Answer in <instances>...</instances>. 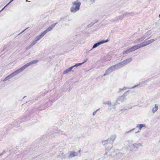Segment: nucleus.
I'll use <instances>...</instances> for the list:
<instances>
[{"mask_svg":"<svg viewBox=\"0 0 160 160\" xmlns=\"http://www.w3.org/2000/svg\"><path fill=\"white\" fill-rule=\"evenodd\" d=\"M132 58H128L127 59H126V60L124 61L125 63V65L128 64L129 63H130V62H131L132 61Z\"/></svg>","mask_w":160,"mask_h":160,"instance_id":"19","label":"nucleus"},{"mask_svg":"<svg viewBox=\"0 0 160 160\" xmlns=\"http://www.w3.org/2000/svg\"><path fill=\"white\" fill-rule=\"evenodd\" d=\"M45 35L44 33L42 32L40 35L36 36L34 38V40L35 41L37 42L40 40Z\"/></svg>","mask_w":160,"mask_h":160,"instance_id":"9","label":"nucleus"},{"mask_svg":"<svg viewBox=\"0 0 160 160\" xmlns=\"http://www.w3.org/2000/svg\"><path fill=\"white\" fill-rule=\"evenodd\" d=\"M37 42L33 40L32 42H30V44L29 46L26 48V50L29 49L33 46Z\"/></svg>","mask_w":160,"mask_h":160,"instance_id":"11","label":"nucleus"},{"mask_svg":"<svg viewBox=\"0 0 160 160\" xmlns=\"http://www.w3.org/2000/svg\"><path fill=\"white\" fill-rule=\"evenodd\" d=\"M128 92V91L126 92H125L122 96L119 97L117 99V102L118 103H119V101H120L121 102L123 101L124 100V99H125L126 96L127 95V93Z\"/></svg>","mask_w":160,"mask_h":160,"instance_id":"7","label":"nucleus"},{"mask_svg":"<svg viewBox=\"0 0 160 160\" xmlns=\"http://www.w3.org/2000/svg\"><path fill=\"white\" fill-rule=\"evenodd\" d=\"M26 1L27 2H28V0H26Z\"/></svg>","mask_w":160,"mask_h":160,"instance_id":"42","label":"nucleus"},{"mask_svg":"<svg viewBox=\"0 0 160 160\" xmlns=\"http://www.w3.org/2000/svg\"><path fill=\"white\" fill-rule=\"evenodd\" d=\"M138 85H135V86H133V87H132V88H126V87H124L123 88H122V89H123V90H125L126 89H127V88H129V89H130V88H135V87H136Z\"/></svg>","mask_w":160,"mask_h":160,"instance_id":"22","label":"nucleus"},{"mask_svg":"<svg viewBox=\"0 0 160 160\" xmlns=\"http://www.w3.org/2000/svg\"><path fill=\"white\" fill-rule=\"evenodd\" d=\"M132 47H133V48H134L135 51L138 49L136 45Z\"/></svg>","mask_w":160,"mask_h":160,"instance_id":"30","label":"nucleus"},{"mask_svg":"<svg viewBox=\"0 0 160 160\" xmlns=\"http://www.w3.org/2000/svg\"><path fill=\"white\" fill-rule=\"evenodd\" d=\"M68 153L69 154L68 157L69 158H72L78 155V153L77 152L74 151L69 152H68Z\"/></svg>","mask_w":160,"mask_h":160,"instance_id":"8","label":"nucleus"},{"mask_svg":"<svg viewBox=\"0 0 160 160\" xmlns=\"http://www.w3.org/2000/svg\"><path fill=\"white\" fill-rule=\"evenodd\" d=\"M81 3L78 0L74 1L72 2V5L71 10H79Z\"/></svg>","mask_w":160,"mask_h":160,"instance_id":"1","label":"nucleus"},{"mask_svg":"<svg viewBox=\"0 0 160 160\" xmlns=\"http://www.w3.org/2000/svg\"><path fill=\"white\" fill-rule=\"evenodd\" d=\"M58 22L54 24H52L50 26L47 28V29L44 31L43 32L45 35L47 32L51 31L55 27V26L57 24Z\"/></svg>","mask_w":160,"mask_h":160,"instance_id":"6","label":"nucleus"},{"mask_svg":"<svg viewBox=\"0 0 160 160\" xmlns=\"http://www.w3.org/2000/svg\"><path fill=\"white\" fill-rule=\"evenodd\" d=\"M144 39V38H141L139 39V40H140L141 41H142Z\"/></svg>","mask_w":160,"mask_h":160,"instance_id":"31","label":"nucleus"},{"mask_svg":"<svg viewBox=\"0 0 160 160\" xmlns=\"http://www.w3.org/2000/svg\"><path fill=\"white\" fill-rule=\"evenodd\" d=\"M159 17L160 18V14H159Z\"/></svg>","mask_w":160,"mask_h":160,"instance_id":"41","label":"nucleus"},{"mask_svg":"<svg viewBox=\"0 0 160 160\" xmlns=\"http://www.w3.org/2000/svg\"><path fill=\"white\" fill-rule=\"evenodd\" d=\"M118 66L117 65V64H116L115 65H113L112 66L110 67H109V68L112 72L113 70H116L117 69H118Z\"/></svg>","mask_w":160,"mask_h":160,"instance_id":"13","label":"nucleus"},{"mask_svg":"<svg viewBox=\"0 0 160 160\" xmlns=\"http://www.w3.org/2000/svg\"><path fill=\"white\" fill-rule=\"evenodd\" d=\"M102 144L104 146L108 144H110L109 143V141L108 139L106 140H103L102 141Z\"/></svg>","mask_w":160,"mask_h":160,"instance_id":"18","label":"nucleus"},{"mask_svg":"<svg viewBox=\"0 0 160 160\" xmlns=\"http://www.w3.org/2000/svg\"><path fill=\"white\" fill-rule=\"evenodd\" d=\"M141 130H138V131L136 132H135V133H138V132H140Z\"/></svg>","mask_w":160,"mask_h":160,"instance_id":"36","label":"nucleus"},{"mask_svg":"<svg viewBox=\"0 0 160 160\" xmlns=\"http://www.w3.org/2000/svg\"><path fill=\"white\" fill-rule=\"evenodd\" d=\"M87 61V59H86L85 61L82 62L80 63H76L74 65L72 66V67H73V68L75 67H78V66L80 65H81L83 64L84 63L86 62Z\"/></svg>","mask_w":160,"mask_h":160,"instance_id":"20","label":"nucleus"},{"mask_svg":"<svg viewBox=\"0 0 160 160\" xmlns=\"http://www.w3.org/2000/svg\"><path fill=\"white\" fill-rule=\"evenodd\" d=\"M112 72V71H111L109 68L105 71V73L103 75V76H105V75H108Z\"/></svg>","mask_w":160,"mask_h":160,"instance_id":"16","label":"nucleus"},{"mask_svg":"<svg viewBox=\"0 0 160 160\" xmlns=\"http://www.w3.org/2000/svg\"><path fill=\"white\" fill-rule=\"evenodd\" d=\"M76 11H74V10H73V11H71V12H73V13H75V12Z\"/></svg>","mask_w":160,"mask_h":160,"instance_id":"39","label":"nucleus"},{"mask_svg":"<svg viewBox=\"0 0 160 160\" xmlns=\"http://www.w3.org/2000/svg\"><path fill=\"white\" fill-rule=\"evenodd\" d=\"M136 145H137L138 146V147H139L140 146H142V144H141L140 143H139L138 144H135L134 145V146H136Z\"/></svg>","mask_w":160,"mask_h":160,"instance_id":"27","label":"nucleus"},{"mask_svg":"<svg viewBox=\"0 0 160 160\" xmlns=\"http://www.w3.org/2000/svg\"><path fill=\"white\" fill-rule=\"evenodd\" d=\"M133 15V14L132 13V12H129L127 13L125 15L127 16H131Z\"/></svg>","mask_w":160,"mask_h":160,"instance_id":"25","label":"nucleus"},{"mask_svg":"<svg viewBox=\"0 0 160 160\" xmlns=\"http://www.w3.org/2000/svg\"><path fill=\"white\" fill-rule=\"evenodd\" d=\"M143 127H145V125L143 124H137L136 126L137 128H138L139 130H141Z\"/></svg>","mask_w":160,"mask_h":160,"instance_id":"17","label":"nucleus"},{"mask_svg":"<svg viewBox=\"0 0 160 160\" xmlns=\"http://www.w3.org/2000/svg\"><path fill=\"white\" fill-rule=\"evenodd\" d=\"M93 24H90L89 25H88V27H89V26H93Z\"/></svg>","mask_w":160,"mask_h":160,"instance_id":"35","label":"nucleus"},{"mask_svg":"<svg viewBox=\"0 0 160 160\" xmlns=\"http://www.w3.org/2000/svg\"><path fill=\"white\" fill-rule=\"evenodd\" d=\"M158 105L157 104H155V105L154 107H153L152 108V112L153 113H155L158 110Z\"/></svg>","mask_w":160,"mask_h":160,"instance_id":"14","label":"nucleus"},{"mask_svg":"<svg viewBox=\"0 0 160 160\" xmlns=\"http://www.w3.org/2000/svg\"><path fill=\"white\" fill-rule=\"evenodd\" d=\"M123 90V89L119 88V92H120Z\"/></svg>","mask_w":160,"mask_h":160,"instance_id":"32","label":"nucleus"},{"mask_svg":"<svg viewBox=\"0 0 160 160\" xmlns=\"http://www.w3.org/2000/svg\"><path fill=\"white\" fill-rule=\"evenodd\" d=\"M130 49L131 52L135 51L133 47H132L131 48H130Z\"/></svg>","mask_w":160,"mask_h":160,"instance_id":"28","label":"nucleus"},{"mask_svg":"<svg viewBox=\"0 0 160 160\" xmlns=\"http://www.w3.org/2000/svg\"><path fill=\"white\" fill-rule=\"evenodd\" d=\"M117 64L118 66V69L124 66L125 65L124 61L121 62Z\"/></svg>","mask_w":160,"mask_h":160,"instance_id":"12","label":"nucleus"},{"mask_svg":"<svg viewBox=\"0 0 160 160\" xmlns=\"http://www.w3.org/2000/svg\"><path fill=\"white\" fill-rule=\"evenodd\" d=\"M131 52L130 48L127 49L126 51H124L123 52V54H125L129 53Z\"/></svg>","mask_w":160,"mask_h":160,"instance_id":"21","label":"nucleus"},{"mask_svg":"<svg viewBox=\"0 0 160 160\" xmlns=\"http://www.w3.org/2000/svg\"><path fill=\"white\" fill-rule=\"evenodd\" d=\"M155 41L154 39H152L148 40H145L143 42L144 46H146L151 43H152Z\"/></svg>","mask_w":160,"mask_h":160,"instance_id":"10","label":"nucleus"},{"mask_svg":"<svg viewBox=\"0 0 160 160\" xmlns=\"http://www.w3.org/2000/svg\"><path fill=\"white\" fill-rule=\"evenodd\" d=\"M138 45H139V47L140 48L145 47L144 44L143 43V42L140 44H138Z\"/></svg>","mask_w":160,"mask_h":160,"instance_id":"24","label":"nucleus"},{"mask_svg":"<svg viewBox=\"0 0 160 160\" xmlns=\"http://www.w3.org/2000/svg\"><path fill=\"white\" fill-rule=\"evenodd\" d=\"M73 68V67H71L69 68L64 70L63 72V73L66 74L69 72L72 71V69Z\"/></svg>","mask_w":160,"mask_h":160,"instance_id":"15","label":"nucleus"},{"mask_svg":"<svg viewBox=\"0 0 160 160\" xmlns=\"http://www.w3.org/2000/svg\"><path fill=\"white\" fill-rule=\"evenodd\" d=\"M134 129H135V128H132V129H131V130H129V131H128L126 132H125V133L126 134H127V133H129V132H131Z\"/></svg>","mask_w":160,"mask_h":160,"instance_id":"26","label":"nucleus"},{"mask_svg":"<svg viewBox=\"0 0 160 160\" xmlns=\"http://www.w3.org/2000/svg\"><path fill=\"white\" fill-rule=\"evenodd\" d=\"M95 0H91V2H92V3L94 2Z\"/></svg>","mask_w":160,"mask_h":160,"instance_id":"38","label":"nucleus"},{"mask_svg":"<svg viewBox=\"0 0 160 160\" xmlns=\"http://www.w3.org/2000/svg\"><path fill=\"white\" fill-rule=\"evenodd\" d=\"M103 103L105 104H108V105H111V102L109 101L106 102H103Z\"/></svg>","mask_w":160,"mask_h":160,"instance_id":"23","label":"nucleus"},{"mask_svg":"<svg viewBox=\"0 0 160 160\" xmlns=\"http://www.w3.org/2000/svg\"><path fill=\"white\" fill-rule=\"evenodd\" d=\"M4 151L2 153H1L0 154V155H3L4 154Z\"/></svg>","mask_w":160,"mask_h":160,"instance_id":"37","label":"nucleus"},{"mask_svg":"<svg viewBox=\"0 0 160 160\" xmlns=\"http://www.w3.org/2000/svg\"><path fill=\"white\" fill-rule=\"evenodd\" d=\"M108 41V39H107L106 40H102L99 42L96 43L93 45L92 49L90 50V51L92 50V49L96 48L100 45L107 42Z\"/></svg>","mask_w":160,"mask_h":160,"instance_id":"5","label":"nucleus"},{"mask_svg":"<svg viewBox=\"0 0 160 160\" xmlns=\"http://www.w3.org/2000/svg\"><path fill=\"white\" fill-rule=\"evenodd\" d=\"M98 110H99V109H97V110H96V111H94L93 112V114H92L93 116H94V115H95L96 114L97 112V111H98Z\"/></svg>","mask_w":160,"mask_h":160,"instance_id":"29","label":"nucleus"},{"mask_svg":"<svg viewBox=\"0 0 160 160\" xmlns=\"http://www.w3.org/2000/svg\"><path fill=\"white\" fill-rule=\"evenodd\" d=\"M38 62V60H33L29 63H28L23 66L22 67L20 68V69L22 72L23 71L25 68H27L28 67L30 66L32 64L36 63Z\"/></svg>","mask_w":160,"mask_h":160,"instance_id":"3","label":"nucleus"},{"mask_svg":"<svg viewBox=\"0 0 160 160\" xmlns=\"http://www.w3.org/2000/svg\"><path fill=\"white\" fill-rule=\"evenodd\" d=\"M81 150H79L78 151V152L79 153H80V152H81Z\"/></svg>","mask_w":160,"mask_h":160,"instance_id":"40","label":"nucleus"},{"mask_svg":"<svg viewBox=\"0 0 160 160\" xmlns=\"http://www.w3.org/2000/svg\"><path fill=\"white\" fill-rule=\"evenodd\" d=\"M116 138V136L115 135H111L108 138V140L109 141V143L111 145L110 149H111L112 148V146H111L113 143L114 140H115Z\"/></svg>","mask_w":160,"mask_h":160,"instance_id":"4","label":"nucleus"},{"mask_svg":"<svg viewBox=\"0 0 160 160\" xmlns=\"http://www.w3.org/2000/svg\"><path fill=\"white\" fill-rule=\"evenodd\" d=\"M27 28H26V29H24V30H23L22 32H21L20 33H19L18 34V35H19L20 34H21V33H22L24 31H25V30H26Z\"/></svg>","mask_w":160,"mask_h":160,"instance_id":"33","label":"nucleus"},{"mask_svg":"<svg viewBox=\"0 0 160 160\" xmlns=\"http://www.w3.org/2000/svg\"><path fill=\"white\" fill-rule=\"evenodd\" d=\"M137 49L140 48V47H139V46L138 44H137V45H136Z\"/></svg>","mask_w":160,"mask_h":160,"instance_id":"34","label":"nucleus"},{"mask_svg":"<svg viewBox=\"0 0 160 160\" xmlns=\"http://www.w3.org/2000/svg\"><path fill=\"white\" fill-rule=\"evenodd\" d=\"M25 97H24L23 98H25Z\"/></svg>","mask_w":160,"mask_h":160,"instance_id":"43","label":"nucleus"},{"mask_svg":"<svg viewBox=\"0 0 160 160\" xmlns=\"http://www.w3.org/2000/svg\"><path fill=\"white\" fill-rule=\"evenodd\" d=\"M22 71L20 69V68L19 69L15 71L14 72H13V73H12L8 76L6 78H5L3 80V81L4 82H5L7 80H9V79H10L12 78L13 77H14L15 75H16L20 73V72H22Z\"/></svg>","mask_w":160,"mask_h":160,"instance_id":"2","label":"nucleus"}]
</instances>
